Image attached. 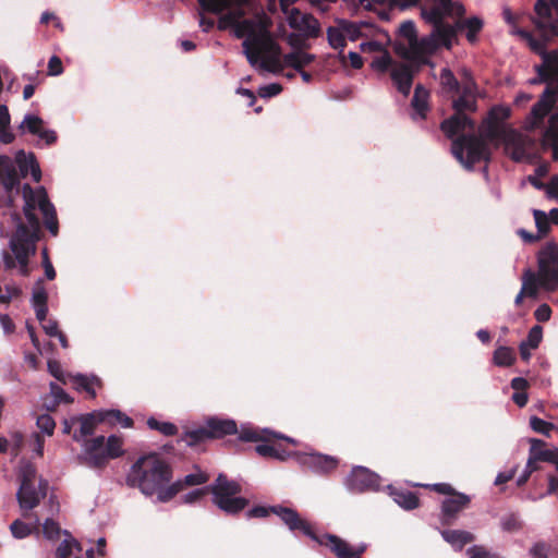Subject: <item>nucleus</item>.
Masks as SVG:
<instances>
[{
  "label": "nucleus",
  "mask_w": 558,
  "mask_h": 558,
  "mask_svg": "<svg viewBox=\"0 0 558 558\" xmlns=\"http://www.w3.org/2000/svg\"><path fill=\"white\" fill-rule=\"evenodd\" d=\"M123 439L111 435L106 440L105 436H97L84 441V464L92 469H104L110 459H117L124 454Z\"/></svg>",
  "instance_id": "nucleus-7"
},
{
  "label": "nucleus",
  "mask_w": 558,
  "mask_h": 558,
  "mask_svg": "<svg viewBox=\"0 0 558 558\" xmlns=\"http://www.w3.org/2000/svg\"><path fill=\"white\" fill-rule=\"evenodd\" d=\"M37 426L41 432L51 436L53 434L56 423L49 414H41L37 417Z\"/></svg>",
  "instance_id": "nucleus-58"
},
{
  "label": "nucleus",
  "mask_w": 558,
  "mask_h": 558,
  "mask_svg": "<svg viewBox=\"0 0 558 558\" xmlns=\"http://www.w3.org/2000/svg\"><path fill=\"white\" fill-rule=\"evenodd\" d=\"M347 485L351 490L359 493L375 490L380 485V478L364 466H355L347 480Z\"/></svg>",
  "instance_id": "nucleus-16"
},
{
  "label": "nucleus",
  "mask_w": 558,
  "mask_h": 558,
  "mask_svg": "<svg viewBox=\"0 0 558 558\" xmlns=\"http://www.w3.org/2000/svg\"><path fill=\"white\" fill-rule=\"evenodd\" d=\"M242 486L226 474H219L211 485L198 488L183 496L185 504H193L201 500L206 494L213 495V502L227 514H238L246 508L248 499L239 497Z\"/></svg>",
  "instance_id": "nucleus-4"
},
{
  "label": "nucleus",
  "mask_w": 558,
  "mask_h": 558,
  "mask_svg": "<svg viewBox=\"0 0 558 558\" xmlns=\"http://www.w3.org/2000/svg\"><path fill=\"white\" fill-rule=\"evenodd\" d=\"M308 537H311L320 546L329 548L337 558H362V555L367 550L368 547L366 543L351 546L348 542L335 534L325 533L318 535L315 533L313 527L312 533L308 534Z\"/></svg>",
  "instance_id": "nucleus-11"
},
{
  "label": "nucleus",
  "mask_w": 558,
  "mask_h": 558,
  "mask_svg": "<svg viewBox=\"0 0 558 558\" xmlns=\"http://www.w3.org/2000/svg\"><path fill=\"white\" fill-rule=\"evenodd\" d=\"M327 40L331 48L339 50V59L342 64L345 63V56L343 50L347 46V40L342 28L338 26H329L327 28Z\"/></svg>",
  "instance_id": "nucleus-28"
},
{
  "label": "nucleus",
  "mask_w": 558,
  "mask_h": 558,
  "mask_svg": "<svg viewBox=\"0 0 558 558\" xmlns=\"http://www.w3.org/2000/svg\"><path fill=\"white\" fill-rule=\"evenodd\" d=\"M470 558H493L490 553L483 546H473L468 549Z\"/></svg>",
  "instance_id": "nucleus-64"
},
{
  "label": "nucleus",
  "mask_w": 558,
  "mask_h": 558,
  "mask_svg": "<svg viewBox=\"0 0 558 558\" xmlns=\"http://www.w3.org/2000/svg\"><path fill=\"white\" fill-rule=\"evenodd\" d=\"M440 534L447 543L457 547L459 550L462 549L464 545L472 543L475 538L471 532L462 530H442Z\"/></svg>",
  "instance_id": "nucleus-27"
},
{
  "label": "nucleus",
  "mask_w": 558,
  "mask_h": 558,
  "mask_svg": "<svg viewBox=\"0 0 558 558\" xmlns=\"http://www.w3.org/2000/svg\"><path fill=\"white\" fill-rule=\"evenodd\" d=\"M22 294V290L15 286H7L5 293L0 296L1 304H9L13 298H20Z\"/></svg>",
  "instance_id": "nucleus-62"
},
{
  "label": "nucleus",
  "mask_w": 558,
  "mask_h": 558,
  "mask_svg": "<svg viewBox=\"0 0 558 558\" xmlns=\"http://www.w3.org/2000/svg\"><path fill=\"white\" fill-rule=\"evenodd\" d=\"M544 143L553 150V158L558 160V133L554 129H546L544 132Z\"/></svg>",
  "instance_id": "nucleus-57"
},
{
  "label": "nucleus",
  "mask_w": 558,
  "mask_h": 558,
  "mask_svg": "<svg viewBox=\"0 0 558 558\" xmlns=\"http://www.w3.org/2000/svg\"><path fill=\"white\" fill-rule=\"evenodd\" d=\"M243 15L244 12L242 9L230 11L221 17L219 27L223 28V24L234 26L236 28L238 37H242L244 32H248V37H251L253 34H255L253 29V23L248 20L240 21Z\"/></svg>",
  "instance_id": "nucleus-24"
},
{
  "label": "nucleus",
  "mask_w": 558,
  "mask_h": 558,
  "mask_svg": "<svg viewBox=\"0 0 558 558\" xmlns=\"http://www.w3.org/2000/svg\"><path fill=\"white\" fill-rule=\"evenodd\" d=\"M282 86L278 83L268 84L259 87L258 95L262 98H270L277 96L281 93Z\"/></svg>",
  "instance_id": "nucleus-59"
},
{
  "label": "nucleus",
  "mask_w": 558,
  "mask_h": 558,
  "mask_svg": "<svg viewBox=\"0 0 558 558\" xmlns=\"http://www.w3.org/2000/svg\"><path fill=\"white\" fill-rule=\"evenodd\" d=\"M424 487L448 496V498L441 501L440 507V523L445 526L454 524L460 512L469 508L471 504V497L469 495L456 490L453 486L448 483L428 484L424 485Z\"/></svg>",
  "instance_id": "nucleus-8"
},
{
  "label": "nucleus",
  "mask_w": 558,
  "mask_h": 558,
  "mask_svg": "<svg viewBox=\"0 0 558 558\" xmlns=\"http://www.w3.org/2000/svg\"><path fill=\"white\" fill-rule=\"evenodd\" d=\"M556 101V92L547 86L539 99L533 105L529 117V129L534 130L539 128L545 117L551 111Z\"/></svg>",
  "instance_id": "nucleus-17"
},
{
  "label": "nucleus",
  "mask_w": 558,
  "mask_h": 558,
  "mask_svg": "<svg viewBox=\"0 0 558 558\" xmlns=\"http://www.w3.org/2000/svg\"><path fill=\"white\" fill-rule=\"evenodd\" d=\"M182 485L179 481H175L174 483L168 485H160L158 490L155 493L157 494V498L161 502H168L171 499H173L180 492H182Z\"/></svg>",
  "instance_id": "nucleus-43"
},
{
  "label": "nucleus",
  "mask_w": 558,
  "mask_h": 558,
  "mask_svg": "<svg viewBox=\"0 0 558 558\" xmlns=\"http://www.w3.org/2000/svg\"><path fill=\"white\" fill-rule=\"evenodd\" d=\"M543 338V328L539 325L533 326L529 333L524 343H527L530 349H537Z\"/></svg>",
  "instance_id": "nucleus-54"
},
{
  "label": "nucleus",
  "mask_w": 558,
  "mask_h": 558,
  "mask_svg": "<svg viewBox=\"0 0 558 558\" xmlns=\"http://www.w3.org/2000/svg\"><path fill=\"white\" fill-rule=\"evenodd\" d=\"M73 386L76 390H83L89 395L90 398L96 397L95 387L101 386V380L97 376H86L78 374L73 377Z\"/></svg>",
  "instance_id": "nucleus-32"
},
{
  "label": "nucleus",
  "mask_w": 558,
  "mask_h": 558,
  "mask_svg": "<svg viewBox=\"0 0 558 558\" xmlns=\"http://www.w3.org/2000/svg\"><path fill=\"white\" fill-rule=\"evenodd\" d=\"M533 216L535 219L537 233L542 238L545 236L550 230V222H549L548 216L543 210H539V209H534Z\"/></svg>",
  "instance_id": "nucleus-48"
},
{
  "label": "nucleus",
  "mask_w": 558,
  "mask_h": 558,
  "mask_svg": "<svg viewBox=\"0 0 558 558\" xmlns=\"http://www.w3.org/2000/svg\"><path fill=\"white\" fill-rule=\"evenodd\" d=\"M392 499L403 509L413 510L420 506V499L416 493L407 489H392Z\"/></svg>",
  "instance_id": "nucleus-31"
},
{
  "label": "nucleus",
  "mask_w": 558,
  "mask_h": 558,
  "mask_svg": "<svg viewBox=\"0 0 558 558\" xmlns=\"http://www.w3.org/2000/svg\"><path fill=\"white\" fill-rule=\"evenodd\" d=\"M244 53L251 65L260 60V68L267 72L279 74L284 63L280 60L281 48L268 32L253 34L243 41Z\"/></svg>",
  "instance_id": "nucleus-5"
},
{
  "label": "nucleus",
  "mask_w": 558,
  "mask_h": 558,
  "mask_svg": "<svg viewBox=\"0 0 558 558\" xmlns=\"http://www.w3.org/2000/svg\"><path fill=\"white\" fill-rule=\"evenodd\" d=\"M207 439L210 438L206 424L199 428L184 433V435L181 437V440L184 441L189 447L197 446Z\"/></svg>",
  "instance_id": "nucleus-40"
},
{
  "label": "nucleus",
  "mask_w": 558,
  "mask_h": 558,
  "mask_svg": "<svg viewBox=\"0 0 558 558\" xmlns=\"http://www.w3.org/2000/svg\"><path fill=\"white\" fill-rule=\"evenodd\" d=\"M440 84L447 93L457 94L461 88L459 81L448 68H444L440 72Z\"/></svg>",
  "instance_id": "nucleus-42"
},
{
  "label": "nucleus",
  "mask_w": 558,
  "mask_h": 558,
  "mask_svg": "<svg viewBox=\"0 0 558 558\" xmlns=\"http://www.w3.org/2000/svg\"><path fill=\"white\" fill-rule=\"evenodd\" d=\"M10 531H11L13 537L19 538V539L25 538L32 533V530L28 526V524H26L25 522H23L20 519H16L11 523Z\"/></svg>",
  "instance_id": "nucleus-51"
},
{
  "label": "nucleus",
  "mask_w": 558,
  "mask_h": 558,
  "mask_svg": "<svg viewBox=\"0 0 558 558\" xmlns=\"http://www.w3.org/2000/svg\"><path fill=\"white\" fill-rule=\"evenodd\" d=\"M63 534L69 536V538L59 544L56 550V558H70L74 549L77 553L82 551L81 544L68 531H64Z\"/></svg>",
  "instance_id": "nucleus-38"
},
{
  "label": "nucleus",
  "mask_w": 558,
  "mask_h": 558,
  "mask_svg": "<svg viewBox=\"0 0 558 558\" xmlns=\"http://www.w3.org/2000/svg\"><path fill=\"white\" fill-rule=\"evenodd\" d=\"M43 533L46 538L54 541L59 538L61 527L54 520L47 519L43 524Z\"/></svg>",
  "instance_id": "nucleus-52"
},
{
  "label": "nucleus",
  "mask_w": 558,
  "mask_h": 558,
  "mask_svg": "<svg viewBox=\"0 0 558 558\" xmlns=\"http://www.w3.org/2000/svg\"><path fill=\"white\" fill-rule=\"evenodd\" d=\"M11 116L5 105L0 106V141L3 144H11L15 135L10 131Z\"/></svg>",
  "instance_id": "nucleus-36"
},
{
  "label": "nucleus",
  "mask_w": 558,
  "mask_h": 558,
  "mask_svg": "<svg viewBox=\"0 0 558 558\" xmlns=\"http://www.w3.org/2000/svg\"><path fill=\"white\" fill-rule=\"evenodd\" d=\"M457 36V28L449 24H440L434 28L433 37L437 40L438 46L442 45L447 49L452 46V40Z\"/></svg>",
  "instance_id": "nucleus-33"
},
{
  "label": "nucleus",
  "mask_w": 558,
  "mask_h": 558,
  "mask_svg": "<svg viewBox=\"0 0 558 558\" xmlns=\"http://www.w3.org/2000/svg\"><path fill=\"white\" fill-rule=\"evenodd\" d=\"M437 48L438 43L433 36L423 37L421 39L416 37V39L409 46V49L403 48L402 51H400V54L404 59L421 66L428 63L426 56L434 53Z\"/></svg>",
  "instance_id": "nucleus-13"
},
{
  "label": "nucleus",
  "mask_w": 558,
  "mask_h": 558,
  "mask_svg": "<svg viewBox=\"0 0 558 558\" xmlns=\"http://www.w3.org/2000/svg\"><path fill=\"white\" fill-rule=\"evenodd\" d=\"M457 28L458 29L466 28L468 29L466 38L470 43H473L476 39L477 34L483 28V21L476 16H473V17L466 19L462 22H458Z\"/></svg>",
  "instance_id": "nucleus-39"
},
{
  "label": "nucleus",
  "mask_w": 558,
  "mask_h": 558,
  "mask_svg": "<svg viewBox=\"0 0 558 558\" xmlns=\"http://www.w3.org/2000/svg\"><path fill=\"white\" fill-rule=\"evenodd\" d=\"M521 291L530 298H535L537 295V281L535 275L527 270L524 275L523 283Z\"/></svg>",
  "instance_id": "nucleus-49"
},
{
  "label": "nucleus",
  "mask_w": 558,
  "mask_h": 558,
  "mask_svg": "<svg viewBox=\"0 0 558 558\" xmlns=\"http://www.w3.org/2000/svg\"><path fill=\"white\" fill-rule=\"evenodd\" d=\"M293 457L302 468L320 475L332 473L339 465V460L336 457L319 452L295 451Z\"/></svg>",
  "instance_id": "nucleus-12"
},
{
  "label": "nucleus",
  "mask_w": 558,
  "mask_h": 558,
  "mask_svg": "<svg viewBox=\"0 0 558 558\" xmlns=\"http://www.w3.org/2000/svg\"><path fill=\"white\" fill-rule=\"evenodd\" d=\"M147 426L150 429L158 430L165 436H174L178 434V427L173 423L160 422L155 417H149L147 420Z\"/></svg>",
  "instance_id": "nucleus-45"
},
{
  "label": "nucleus",
  "mask_w": 558,
  "mask_h": 558,
  "mask_svg": "<svg viewBox=\"0 0 558 558\" xmlns=\"http://www.w3.org/2000/svg\"><path fill=\"white\" fill-rule=\"evenodd\" d=\"M32 305L35 310L36 318L39 323H43L48 314V293L41 278L33 287Z\"/></svg>",
  "instance_id": "nucleus-23"
},
{
  "label": "nucleus",
  "mask_w": 558,
  "mask_h": 558,
  "mask_svg": "<svg viewBox=\"0 0 558 558\" xmlns=\"http://www.w3.org/2000/svg\"><path fill=\"white\" fill-rule=\"evenodd\" d=\"M44 125L45 122L40 117L26 114L17 129L22 134L27 132L38 136L47 145H53L58 140L57 133L53 130H46Z\"/></svg>",
  "instance_id": "nucleus-18"
},
{
  "label": "nucleus",
  "mask_w": 558,
  "mask_h": 558,
  "mask_svg": "<svg viewBox=\"0 0 558 558\" xmlns=\"http://www.w3.org/2000/svg\"><path fill=\"white\" fill-rule=\"evenodd\" d=\"M48 482L40 478L38 487L35 484H20L16 499L23 511L33 510L47 495Z\"/></svg>",
  "instance_id": "nucleus-14"
},
{
  "label": "nucleus",
  "mask_w": 558,
  "mask_h": 558,
  "mask_svg": "<svg viewBox=\"0 0 558 558\" xmlns=\"http://www.w3.org/2000/svg\"><path fill=\"white\" fill-rule=\"evenodd\" d=\"M551 265L558 268V245L555 243H547L539 253Z\"/></svg>",
  "instance_id": "nucleus-55"
},
{
  "label": "nucleus",
  "mask_w": 558,
  "mask_h": 558,
  "mask_svg": "<svg viewBox=\"0 0 558 558\" xmlns=\"http://www.w3.org/2000/svg\"><path fill=\"white\" fill-rule=\"evenodd\" d=\"M205 424L210 439H220L228 435L240 434L236 422L231 418L214 416L207 418Z\"/></svg>",
  "instance_id": "nucleus-21"
},
{
  "label": "nucleus",
  "mask_w": 558,
  "mask_h": 558,
  "mask_svg": "<svg viewBox=\"0 0 558 558\" xmlns=\"http://www.w3.org/2000/svg\"><path fill=\"white\" fill-rule=\"evenodd\" d=\"M0 184L8 195L9 206H12V192L20 186V175L13 160L7 155H0Z\"/></svg>",
  "instance_id": "nucleus-19"
},
{
  "label": "nucleus",
  "mask_w": 558,
  "mask_h": 558,
  "mask_svg": "<svg viewBox=\"0 0 558 558\" xmlns=\"http://www.w3.org/2000/svg\"><path fill=\"white\" fill-rule=\"evenodd\" d=\"M288 23L291 28L301 32L306 38H317L322 34L318 20L310 13H302L296 8L290 10Z\"/></svg>",
  "instance_id": "nucleus-15"
},
{
  "label": "nucleus",
  "mask_w": 558,
  "mask_h": 558,
  "mask_svg": "<svg viewBox=\"0 0 558 558\" xmlns=\"http://www.w3.org/2000/svg\"><path fill=\"white\" fill-rule=\"evenodd\" d=\"M239 439L245 442H262L255 447V451L264 458H271L280 461H286L293 457L292 451H288L280 441H287L293 446L298 441L291 437L282 434L255 427H243L240 430Z\"/></svg>",
  "instance_id": "nucleus-6"
},
{
  "label": "nucleus",
  "mask_w": 558,
  "mask_h": 558,
  "mask_svg": "<svg viewBox=\"0 0 558 558\" xmlns=\"http://www.w3.org/2000/svg\"><path fill=\"white\" fill-rule=\"evenodd\" d=\"M245 2L246 0H198V3L204 11L214 14H220L233 4L241 5Z\"/></svg>",
  "instance_id": "nucleus-35"
},
{
  "label": "nucleus",
  "mask_w": 558,
  "mask_h": 558,
  "mask_svg": "<svg viewBox=\"0 0 558 558\" xmlns=\"http://www.w3.org/2000/svg\"><path fill=\"white\" fill-rule=\"evenodd\" d=\"M493 362L500 367H509L515 362L514 350L510 347H498L494 351Z\"/></svg>",
  "instance_id": "nucleus-37"
},
{
  "label": "nucleus",
  "mask_w": 558,
  "mask_h": 558,
  "mask_svg": "<svg viewBox=\"0 0 558 558\" xmlns=\"http://www.w3.org/2000/svg\"><path fill=\"white\" fill-rule=\"evenodd\" d=\"M530 426L535 433L547 437L550 436L551 430L556 429V426L553 423L546 422L537 416H532L530 418Z\"/></svg>",
  "instance_id": "nucleus-47"
},
{
  "label": "nucleus",
  "mask_w": 558,
  "mask_h": 558,
  "mask_svg": "<svg viewBox=\"0 0 558 558\" xmlns=\"http://www.w3.org/2000/svg\"><path fill=\"white\" fill-rule=\"evenodd\" d=\"M209 480V476L206 473H194V474H187L183 480H179V482L182 485V489H184L187 486H195V485H202L207 483Z\"/></svg>",
  "instance_id": "nucleus-53"
},
{
  "label": "nucleus",
  "mask_w": 558,
  "mask_h": 558,
  "mask_svg": "<svg viewBox=\"0 0 558 558\" xmlns=\"http://www.w3.org/2000/svg\"><path fill=\"white\" fill-rule=\"evenodd\" d=\"M24 198L23 214L25 223L20 214L14 213L12 219L15 222V231L11 235L10 251L2 252V260L5 270L17 269L23 277L31 275L29 258L36 254L37 242L40 240V221L36 215L38 208L44 217V225L51 235L57 236L59 221L53 204L50 202L44 186L33 189L28 183L22 186Z\"/></svg>",
  "instance_id": "nucleus-1"
},
{
  "label": "nucleus",
  "mask_w": 558,
  "mask_h": 558,
  "mask_svg": "<svg viewBox=\"0 0 558 558\" xmlns=\"http://www.w3.org/2000/svg\"><path fill=\"white\" fill-rule=\"evenodd\" d=\"M392 64L391 57L385 52L383 56L376 58L372 65L378 71L386 72Z\"/></svg>",
  "instance_id": "nucleus-60"
},
{
  "label": "nucleus",
  "mask_w": 558,
  "mask_h": 558,
  "mask_svg": "<svg viewBox=\"0 0 558 558\" xmlns=\"http://www.w3.org/2000/svg\"><path fill=\"white\" fill-rule=\"evenodd\" d=\"M314 61V54L303 52L301 50L292 51L283 56L284 65L293 68L295 71L303 70L304 66L311 64Z\"/></svg>",
  "instance_id": "nucleus-30"
},
{
  "label": "nucleus",
  "mask_w": 558,
  "mask_h": 558,
  "mask_svg": "<svg viewBox=\"0 0 558 558\" xmlns=\"http://www.w3.org/2000/svg\"><path fill=\"white\" fill-rule=\"evenodd\" d=\"M63 73L62 61L58 56H52L48 61V74L57 76Z\"/></svg>",
  "instance_id": "nucleus-61"
},
{
  "label": "nucleus",
  "mask_w": 558,
  "mask_h": 558,
  "mask_svg": "<svg viewBox=\"0 0 558 558\" xmlns=\"http://www.w3.org/2000/svg\"><path fill=\"white\" fill-rule=\"evenodd\" d=\"M50 391L58 402H72V399L69 397V395L58 384L51 383Z\"/></svg>",
  "instance_id": "nucleus-63"
},
{
  "label": "nucleus",
  "mask_w": 558,
  "mask_h": 558,
  "mask_svg": "<svg viewBox=\"0 0 558 558\" xmlns=\"http://www.w3.org/2000/svg\"><path fill=\"white\" fill-rule=\"evenodd\" d=\"M171 480V465L157 453L140 457L126 475V484L146 496L155 495L160 485L169 484Z\"/></svg>",
  "instance_id": "nucleus-3"
},
{
  "label": "nucleus",
  "mask_w": 558,
  "mask_h": 558,
  "mask_svg": "<svg viewBox=\"0 0 558 558\" xmlns=\"http://www.w3.org/2000/svg\"><path fill=\"white\" fill-rule=\"evenodd\" d=\"M399 33L402 37H404L408 40L409 46L417 37L416 27L414 22L412 21H404L403 23H401L399 27Z\"/></svg>",
  "instance_id": "nucleus-56"
},
{
  "label": "nucleus",
  "mask_w": 558,
  "mask_h": 558,
  "mask_svg": "<svg viewBox=\"0 0 558 558\" xmlns=\"http://www.w3.org/2000/svg\"><path fill=\"white\" fill-rule=\"evenodd\" d=\"M420 66L413 62L411 63H397L391 70V78L396 84L398 90L408 96L410 94L413 77L418 72Z\"/></svg>",
  "instance_id": "nucleus-20"
},
{
  "label": "nucleus",
  "mask_w": 558,
  "mask_h": 558,
  "mask_svg": "<svg viewBox=\"0 0 558 558\" xmlns=\"http://www.w3.org/2000/svg\"><path fill=\"white\" fill-rule=\"evenodd\" d=\"M530 444V452L537 459V461L553 463L555 459L558 458V448L546 449L545 442L537 438H531Z\"/></svg>",
  "instance_id": "nucleus-29"
},
{
  "label": "nucleus",
  "mask_w": 558,
  "mask_h": 558,
  "mask_svg": "<svg viewBox=\"0 0 558 558\" xmlns=\"http://www.w3.org/2000/svg\"><path fill=\"white\" fill-rule=\"evenodd\" d=\"M428 98L429 93L426 88H424L421 84H418L414 89V95L412 98V107L420 114L422 119L426 118V113L428 111Z\"/></svg>",
  "instance_id": "nucleus-34"
},
{
  "label": "nucleus",
  "mask_w": 558,
  "mask_h": 558,
  "mask_svg": "<svg viewBox=\"0 0 558 558\" xmlns=\"http://www.w3.org/2000/svg\"><path fill=\"white\" fill-rule=\"evenodd\" d=\"M510 117V110L507 107L495 106L489 112L485 121L487 125V137L493 140L498 136V124Z\"/></svg>",
  "instance_id": "nucleus-26"
},
{
  "label": "nucleus",
  "mask_w": 558,
  "mask_h": 558,
  "mask_svg": "<svg viewBox=\"0 0 558 558\" xmlns=\"http://www.w3.org/2000/svg\"><path fill=\"white\" fill-rule=\"evenodd\" d=\"M445 14L446 13H445L444 9L442 8L440 9L438 7H433L429 10L422 11L423 17L428 23H432L434 25V28L437 27L438 25L442 24V19H444Z\"/></svg>",
  "instance_id": "nucleus-50"
},
{
  "label": "nucleus",
  "mask_w": 558,
  "mask_h": 558,
  "mask_svg": "<svg viewBox=\"0 0 558 558\" xmlns=\"http://www.w3.org/2000/svg\"><path fill=\"white\" fill-rule=\"evenodd\" d=\"M15 163L19 167L17 173L20 179L26 178L28 174H31L35 182L40 181V167L33 153L26 154L24 150H19L15 155Z\"/></svg>",
  "instance_id": "nucleus-22"
},
{
  "label": "nucleus",
  "mask_w": 558,
  "mask_h": 558,
  "mask_svg": "<svg viewBox=\"0 0 558 558\" xmlns=\"http://www.w3.org/2000/svg\"><path fill=\"white\" fill-rule=\"evenodd\" d=\"M36 477H37V470L33 463L26 462L21 465L20 472H19L20 484H35Z\"/></svg>",
  "instance_id": "nucleus-46"
},
{
  "label": "nucleus",
  "mask_w": 558,
  "mask_h": 558,
  "mask_svg": "<svg viewBox=\"0 0 558 558\" xmlns=\"http://www.w3.org/2000/svg\"><path fill=\"white\" fill-rule=\"evenodd\" d=\"M270 513L278 515L282 523L293 533L300 532L306 536L312 533V524L308 521L303 519L295 509L281 505L269 507L255 506L247 511L246 515L250 519L266 518Z\"/></svg>",
  "instance_id": "nucleus-10"
},
{
  "label": "nucleus",
  "mask_w": 558,
  "mask_h": 558,
  "mask_svg": "<svg viewBox=\"0 0 558 558\" xmlns=\"http://www.w3.org/2000/svg\"><path fill=\"white\" fill-rule=\"evenodd\" d=\"M452 109L458 114H466L465 112H475L477 110L476 97L459 96L452 100Z\"/></svg>",
  "instance_id": "nucleus-41"
},
{
  "label": "nucleus",
  "mask_w": 558,
  "mask_h": 558,
  "mask_svg": "<svg viewBox=\"0 0 558 558\" xmlns=\"http://www.w3.org/2000/svg\"><path fill=\"white\" fill-rule=\"evenodd\" d=\"M80 422V434H73V440L81 441L83 437L90 436L95 433L96 426L100 423H109L110 425L120 424L125 428L133 426V420L119 410L94 411L92 413L73 417L72 423Z\"/></svg>",
  "instance_id": "nucleus-9"
},
{
  "label": "nucleus",
  "mask_w": 558,
  "mask_h": 558,
  "mask_svg": "<svg viewBox=\"0 0 558 558\" xmlns=\"http://www.w3.org/2000/svg\"><path fill=\"white\" fill-rule=\"evenodd\" d=\"M475 121L466 114L453 113L440 123V130L452 140L451 153L468 170L481 161H488L490 150L486 141L474 134Z\"/></svg>",
  "instance_id": "nucleus-2"
},
{
  "label": "nucleus",
  "mask_w": 558,
  "mask_h": 558,
  "mask_svg": "<svg viewBox=\"0 0 558 558\" xmlns=\"http://www.w3.org/2000/svg\"><path fill=\"white\" fill-rule=\"evenodd\" d=\"M539 284L546 290H555L558 286V268L538 254Z\"/></svg>",
  "instance_id": "nucleus-25"
},
{
  "label": "nucleus",
  "mask_w": 558,
  "mask_h": 558,
  "mask_svg": "<svg viewBox=\"0 0 558 558\" xmlns=\"http://www.w3.org/2000/svg\"><path fill=\"white\" fill-rule=\"evenodd\" d=\"M339 26L342 28L344 33L345 39H350L351 41H355L362 36L361 28L363 24H359L355 22L347 21V20H339L338 21Z\"/></svg>",
  "instance_id": "nucleus-44"
}]
</instances>
